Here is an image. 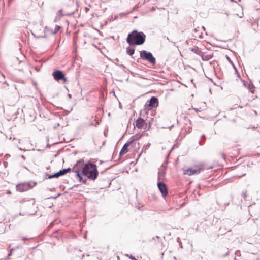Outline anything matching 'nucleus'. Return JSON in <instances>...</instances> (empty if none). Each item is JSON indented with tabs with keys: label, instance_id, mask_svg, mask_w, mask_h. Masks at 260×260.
Listing matches in <instances>:
<instances>
[{
	"label": "nucleus",
	"instance_id": "1",
	"mask_svg": "<svg viewBox=\"0 0 260 260\" xmlns=\"http://www.w3.org/2000/svg\"><path fill=\"white\" fill-rule=\"evenodd\" d=\"M74 172L76 178L80 182L84 184H88V179L94 181L99 175L96 165L91 161H88L82 166L81 170L76 169Z\"/></svg>",
	"mask_w": 260,
	"mask_h": 260
},
{
	"label": "nucleus",
	"instance_id": "2",
	"mask_svg": "<svg viewBox=\"0 0 260 260\" xmlns=\"http://www.w3.org/2000/svg\"><path fill=\"white\" fill-rule=\"evenodd\" d=\"M146 36L142 31L136 29L129 32L126 38V42L131 46L143 45L146 41Z\"/></svg>",
	"mask_w": 260,
	"mask_h": 260
},
{
	"label": "nucleus",
	"instance_id": "3",
	"mask_svg": "<svg viewBox=\"0 0 260 260\" xmlns=\"http://www.w3.org/2000/svg\"><path fill=\"white\" fill-rule=\"evenodd\" d=\"M140 58L144 60H146L152 65L156 64V59L152 53L146 50H142L140 52Z\"/></svg>",
	"mask_w": 260,
	"mask_h": 260
},
{
	"label": "nucleus",
	"instance_id": "4",
	"mask_svg": "<svg viewBox=\"0 0 260 260\" xmlns=\"http://www.w3.org/2000/svg\"><path fill=\"white\" fill-rule=\"evenodd\" d=\"M36 184L37 182H22L17 184L16 188L18 191L24 192L32 188Z\"/></svg>",
	"mask_w": 260,
	"mask_h": 260
},
{
	"label": "nucleus",
	"instance_id": "5",
	"mask_svg": "<svg viewBox=\"0 0 260 260\" xmlns=\"http://www.w3.org/2000/svg\"><path fill=\"white\" fill-rule=\"evenodd\" d=\"M72 169L70 168H65L59 170L58 172H57L53 174H49L47 173H46V175L48 176L49 179H52L54 178H58L60 176H62L68 173H70L72 171Z\"/></svg>",
	"mask_w": 260,
	"mask_h": 260
},
{
	"label": "nucleus",
	"instance_id": "6",
	"mask_svg": "<svg viewBox=\"0 0 260 260\" xmlns=\"http://www.w3.org/2000/svg\"><path fill=\"white\" fill-rule=\"evenodd\" d=\"M52 76L54 79L59 82L62 81L63 83L67 81V78L63 71L59 70H55L52 73Z\"/></svg>",
	"mask_w": 260,
	"mask_h": 260
},
{
	"label": "nucleus",
	"instance_id": "7",
	"mask_svg": "<svg viewBox=\"0 0 260 260\" xmlns=\"http://www.w3.org/2000/svg\"><path fill=\"white\" fill-rule=\"evenodd\" d=\"M133 129L137 127L139 129L144 128L145 131H147V123L141 117H139L135 122V124L134 123Z\"/></svg>",
	"mask_w": 260,
	"mask_h": 260
},
{
	"label": "nucleus",
	"instance_id": "8",
	"mask_svg": "<svg viewBox=\"0 0 260 260\" xmlns=\"http://www.w3.org/2000/svg\"><path fill=\"white\" fill-rule=\"evenodd\" d=\"M150 107V109L156 108L159 104L158 99L156 96H152L146 103L145 106L147 105Z\"/></svg>",
	"mask_w": 260,
	"mask_h": 260
},
{
	"label": "nucleus",
	"instance_id": "9",
	"mask_svg": "<svg viewBox=\"0 0 260 260\" xmlns=\"http://www.w3.org/2000/svg\"><path fill=\"white\" fill-rule=\"evenodd\" d=\"M232 199V197L231 196H225L222 198L219 199L217 201V203L219 205V206H225L229 204V203Z\"/></svg>",
	"mask_w": 260,
	"mask_h": 260
},
{
	"label": "nucleus",
	"instance_id": "10",
	"mask_svg": "<svg viewBox=\"0 0 260 260\" xmlns=\"http://www.w3.org/2000/svg\"><path fill=\"white\" fill-rule=\"evenodd\" d=\"M134 143H135V140H129V141L125 143L119 152V156H122L127 153L128 151V147Z\"/></svg>",
	"mask_w": 260,
	"mask_h": 260
},
{
	"label": "nucleus",
	"instance_id": "11",
	"mask_svg": "<svg viewBox=\"0 0 260 260\" xmlns=\"http://www.w3.org/2000/svg\"><path fill=\"white\" fill-rule=\"evenodd\" d=\"M157 186L163 197L168 194L166 185L162 182H158Z\"/></svg>",
	"mask_w": 260,
	"mask_h": 260
},
{
	"label": "nucleus",
	"instance_id": "12",
	"mask_svg": "<svg viewBox=\"0 0 260 260\" xmlns=\"http://www.w3.org/2000/svg\"><path fill=\"white\" fill-rule=\"evenodd\" d=\"M201 169H193L192 168H188L184 171V174L191 176L194 174H199L201 172Z\"/></svg>",
	"mask_w": 260,
	"mask_h": 260
},
{
	"label": "nucleus",
	"instance_id": "13",
	"mask_svg": "<svg viewBox=\"0 0 260 260\" xmlns=\"http://www.w3.org/2000/svg\"><path fill=\"white\" fill-rule=\"evenodd\" d=\"M62 233L60 230H56L52 234L51 237L55 238L57 240H60L62 238Z\"/></svg>",
	"mask_w": 260,
	"mask_h": 260
},
{
	"label": "nucleus",
	"instance_id": "14",
	"mask_svg": "<svg viewBox=\"0 0 260 260\" xmlns=\"http://www.w3.org/2000/svg\"><path fill=\"white\" fill-rule=\"evenodd\" d=\"M73 14V13H67V14H63V13H62V10H59L57 13V14H56V16L55 17V18L54 19V22H57V21L59 20L64 15H68V16H70V15H71Z\"/></svg>",
	"mask_w": 260,
	"mask_h": 260
},
{
	"label": "nucleus",
	"instance_id": "15",
	"mask_svg": "<svg viewBox=\"0 0 260 260\" xmlns=\"http://www.w3.org/2000/svg\"><path fill=\"white\" fill-rule=\"evenodd\" d=\"M202 59L204 61H208L211 59L213 57V54H207L206 55L205 53L202 52V54H201L200 56Z\"/></svg>",
	"mask_w": 260,
	"mask_h": 260
},
{
	"label": "nucleus",
	"instance_id": "16",
	"mask_svg": "<svg viewBox=\"0 0 260 260\" xmlns=\"http://www.w3.org/2000/svg\"><path fill=\"white\" fill-rule=\"evenodd\" d=\"M189 49L194 53L195 54L201 56V54H202V52L199 49L198 47H191Z\"/></svg>",
	"mask_w": 260,
	"mask_h": 260
},
{
	"label": "nucleus",
	"instance_id": "17",
	"mask_svg": "<svg viewBox=\"0 0 260 260\" xmlns=\"http://www.w3.org/2000/svg\"><path fill=\"white\" fill-rule=\"evenodd\" d=\"M60 221L58 220V219H55L52 221L49 225V226L47 228V229L45 230L44 232L46 233L48 231H49L51 228H52L55 224L58 223Z\"/></svg>",
	"mask_w": 260,
	"mask_h": 260
},
{
	"label": "nucleus",
	"instance_id": "18",
	"mask_svg": "<svg viewBox=\"0 0 260 260\" xmlns=\"http://www.w3.org/2000/svg\"><path fill=\"white\" fill-rule=\"evenodd\" d=\"M247 88L250 92H251V93H254L255 91V87L254 86L252 82H250L249 84H248Z\"/></svg>",
	"mask_w": 260,
	"mask_h": 260
},
{
	"label": "nucleus",
	"instance_id": "19",
	"mask_svg": "<svg viewBox=\"0 0 260 260\" xmlns=\"http://www.w3.org/2000/svg\"><path fill=\"white\" fill-rule=\"evenodd\" d=\"M126 53L128 55L131 56L132 57L133 55L135 53V48H132L131 47H128L126 48Z\"/></svg>",
	"mask_w": 260,
	"mask_h": 260
},
{
	"label": "nucleus",
	"instance_id": "20",
	"mask_svg": "<svg viewBox=\"0 0 260 260\" xmlns=\"http://www.w3.org/2000/svg\"><path fill=\"white\" fill-rule=\"evenodd\" d=\"M61 27L59 25H56L55 27V29L54 30H51V34L53 35H55L60 29Z\"/></svg>",
	"mask_w": 260,
	"mask_h": 260
},
{
	"label": "nucleus",
	"instance_id": "21",
	"mask_svg": "<svg viewBox=\"0 0 260 260\" xmlns=\"http://www.w3.org/2000/svg\"><path fill=\"white\" fill-rule=\"evenodd\" d=\"M26 215V212H20L19 214H17L16 215L13 216L12 217V221L15 220L17 217L20 216H25Z\"/></svg>",
	"mask_w": 260,
	"mask_h": 260
},
{
	"label": "nucleus",
	"instance_id": "22",
	"mask_svg": "<svg viewBox=\"0 0 260 260\" xmlns=\"http://www.w3.org/2000/svg\"><path fill=\"white\" fill-rule=\"evenodd\" d=\"M84 160L83 159H81L78 160L77 161L76 165L74 166L73 168H75L76 166L79 165L80 164H82L83 166L85 164H84Z\"/></svg>",
	"mask_w": 260,
	"mask_h": 260
},
{
	"label": "nucleus",
	"instance_id": "23",
	"mask_svg": "<svg viewBox=\"0 0 260 260\" xmlns=\"http://www.w3.org/2000/svg\"><path fill=\"white\" fill-rule=\"evenodd\" d=\"M206 139V136L205 135H202L201 137V140L199 141V144L202 145V142H204Z\"/></svg>",
	"mask_w": 260,
	"mask_h": 260
},
{
	"label": "nucleus",
	"instance_id": "24",
	"mask_svg": "<svg viewBox=\"0 0 260 260\" xmlns=\"http://www.w3.org/2000/svg\"><path fill=\"white\" fill-rule=\"evenodd\" d=\"M247 191H243L241 194V196L244 198L245 200H247Z\"/></svg>",
	"mask_w": 260,
	"mask_h": 260
},
{
	"label": "nucleus",
	"instance_id": "25",
	"mask_svg": "<svg viewBox=\"0 0 260 260\" xmlns=\"http://www.w3.org/2000/svg\"><path fill=\"white\" fill-rule=\"evenodd\" d=\"M165 172L163 171H159L158 174V180L160 179L161 176H164Z\"/></svg>",
	"mask_w": 260,
	"mask_h": 260
},
{
	"label": "nucleus",
	"instance_id": "26",
	"mask_svg": "<svg viewBox=\"0 0 260 260\" xmlns=\"http://www.w3.org/2000/svg\"><path fill=\"white\" fill-rule=\"evenodd\" d=\"M141 137V136H138V135L133 136V137H135V139L131 138L130 140H135V141L136 140H138L140 139Z\"/></svg>",
	"mask_w": 260,
	"mask_h": 260
},
{
	"label": "nucleus",
	"instance_id": "27",
	"mask_svg": "<svg viewBox=\"0 0 260 260\" xmlns=\"http://www.w3.org/2000/svg\"><path fill=\"white\" fill-rule=\"evenodd\" d=\"M129 258L132 259V260H137L135 257L133 255H132V254H131L129 256Z\"/></svg>",
	"mask_w": 260,
	"mask_h": 260
},
{
	"label": "nucleus",
	"instance_id": "28",
	"mask_svg": "<svg viewBox=\"0 0 260 260\" xmlns=\"http://www.w3.org/2000/svg\"><path fill=\"white\" fill-rule=\"evenodd\" d=\"M111 167H112V166H110V167H108L106 168L104 171H102V172H101V174H103V173H104L106 171H107V170H108L110 169Z\"/></svg>",
	"mask_w": 260,
	"mask_h": 260
},
{
	"label": "nucleus",
	"instance_id": "29",
	"mask_svg": "<svg viewBox=\"0 0 260 260\" xmlns=\"http://www.w3.org/2000/svg\"><path fill=\"white\" fill-rule=\"evenodd\" d=\"M191 129V128L189 126H188L187 128H186L185 129V131L187 132V133H190V130Z\"/></svg>",
	"mask_w": 260,
	"mask_h": 260
},
{
	"label": "nucleus",
	"instance_id": "30",
	"mask_svg": "<svg viewBox=\"0 0 260 260\" xmlns=\"http://www.w3.org/2000/svg\"><path fill=\"white\" fill-rule=\"evenodd\" d=\"M150 127H151V123L150 122H149V123L148 124L147 123V130H149V128H150Z\"/></svg>",
	"mask_w": 260,
	"mask_h": 260
},
{
	"label": "nucleus",
	"instance_id": "31",
	"mask_svg": "<svg viewBox=\"0 0 260 260\" xmlns=\"http://www.w3.org/2000/svg\"><path fill=\"white\" fill-rule=\"evenodd\" d=\"M46 38V35H44V36H37V38L39 39V38Z\"/></svg>",
	"mask_w": 260,
	"mask_h": 260
},
{
	"label": "nucleus",
	"instance_id": "32",
	"mask_svg": "<svg viewBox=\"0 0 260 260\" xmlns=\"http://www.w3.org/2000/svg\"><path fill=\"white\" fill-rule=\"evenodd\" d=\"M10 157V155L9 154H6L4 156L5 158L7 159L8 158H9Z\"/></svg>",
	"mask_w": 260,
	"mask_h": 260
},
{
	"label": "nucleus",
	"instance_id": "33",
	"mask_svg": "<svg viewBox=\"0 0 260 260\" xmlns=\"http://www.w3.org/2000/svg\"><path fill=\"white\" fill-rule=\"evenodd\" d=\"M12 250L13 249H11V251L9 252L8 255V257H10L12 255Z\"/></svg>",
	"mask_w": 260,
	"mask_h": 260
},
{
	"label": "nucleus",
	"instance_id": "34",
	"mask_svg": "<svg viewBox=\"0 0 260 260\" xmlns=\"http://www.w3.org/2000/svg\"><path fill=\"white\" fill-rule=\"evenodd\" d=\"M150 146V144L148 143L146 145H144V147H145L146 148H148Z\"/></svg>",
	"mask_w": 260,
	"mask_h": 260
},
{
	"label": "nucleus",
	"instance_id": "35",
	"mask_svg": "<svg viewBox=\"0 0 260 260\" xmlns=\"http://www.w3.org/2000/svg\"><path fill=\"white\" fill-rule=\"evenodd\" d=\"M232 66L233 67V68H234V69H235V72H237V69L236 67H235V66L233 63H232Z\"/></svg>",
	"mask_w": 260,
	"mask_h": 260
},
{
	"label": "nucleus",
	"instance_id": "36",
	"mask_svg": "<svg viewBox=\"0 0 260 260\" xmlns=\"http://www.w3.org/2000/svg\"><path fill=\"white\" fill-rule=\"evenodd\" d=\"M226 57H227L228 59L229 60V61H230V62L232 64V63H233V62H232V61L231 60V59L230 58V57H228V56H226Z\"/></svg>",
	"mask_w": 260,
	"mask_h": 260
},
{
	"label": "nucleus",
	"instance_id": "37",
	"mask_svg": "<svg viewBox=\"0 0 260 260\" xmlns=\"http://www.w3.org/2000/svg\"><path fill=\"white\" fill-rule=\"evenodd\" d=\"M38 212H35V213H31V214H29V216H33L34 215H35L36 214H37Z\"/></svg>",
	"mask_w": 260,
	"mask_h": 260
},
{
	"label": "nucleus",
	"instance_id": "38",
	"mask_svg": "<svg viewBox=\"0 0 260 260\" xmlns=\"http://www.w3.org/2000/svg\"><path fill=\"white\" fill-rule=\"evenodd\" d=\"M31 34H32V36H33L35 38H37V36H36V35L34 32H31Z\"/></svg>",
	"mask_w": 260,
	"mask_h": 260
},
{
	"label": "nucleus",
	"instance_id": "39",
	"mask_svg": "<svg viewBox=\"0 0 260 260\" xmlns=\"http://www.w3.org/2000/svg\"><path fill=\"white\" fill-rule=\"evenodd\" d=\"M68 98H69L70 99H71V98H72V95H71V94L68 93Z\"/></svg>",
	"mask_w": 260,
	"mask_h": 260
},
{
	"label": "nucleus",
	"instance_id": "40",
	"mask_svg": "<svg viewBox=\"0 0 260 260\" xmlns=\"http://www.w3.org/2000/svg\"><path fill=\"white\" fill-rule=\"evenodd\" d=\"M8 163L7 162H4V166L6 168L8 166Z\"/></svg>",
	"mask_w": 260,
	"mask_h": 260
},
{
	"label": "nucleus",
	"instance_id": "41",
	"mask_svg": "<svg viewBox=\"0 0 260 260\" xmlns=\"http://www.w3.org/2000/svg\"><path fill=\"white\" fill-rule=\"evenodd\" d=\"M236 73L237 74V75L238 77L239 78L240 77V75L238 71H237V72H236Z\"/></svg>",
	"mask_w": 260,
	"mask_h": 260
},
{
	"label": "nucleus",
	"instance_id": "42",
	"mask_svg": "<svg viewBox=\"0 0 260 260\" xmlns=\"http://www.w3.org/2000/svg\"><path fill=\"white\" fill-rule=\"evenodd\" d=\"M21 157L22 158H23V159H25V156H24V155H22L21 156Z\"/></svg>",
	"mask_w": 260,
	"mask_h": 260
},
{
	"label": "nucleus",
	"instance_id": "43",
	"mask_svg": "<svg viewBox=\"0 0 260 260\" xmlns=\"http://www.w3.org/2000/svg\"><path fill=\"white\" fill-rule=\"evenodd\" d=\"M155 239H156V238H155V237H153L152 238V239H151V240H149V241H150V242H151V241L152 240H155Z\"/></svg>",
	"mask_w": 260,
	"mask_h": 260
},
{
	"label": "nucleus",
	"instance_id": "44",
	"mask_svg": "<svg viewBox=\"0 0 260 260\" xmlns=\"http://www.w3.org/2000/svg\"><path fill=\"white\" fill-rule=\"evenodd\" d=\"M117 18H118V16H115L114 17V19H113V20H116V19H117Z\"/></svg>",
	"mask_w": 260,
	"mask_h": 260
},
{
	"label": "nucleus",
	"instance_id": "45",
	"mask_svg": "<svg viewBox=\"0 0 260 260\" xmlns=\"http://www.w3.org/2000/svg\"><path fill=\"white\" fill-rule=\"evenodd\" d=\"M228 254H229V253L226 252L225 254L223 255V256L224 257L226 256L227 255H228Z\"/></svg>",
	"mask_w": 260,
	"mask_h": 260
},
{
	"label": "nucleus",
	"instance_id": "46",
	"mask_svg": "<svg viewBox=\"0 0 260 260\" xmlns=\"http://www.w3.org/2000/svg\"><path fill=\"white\" fill-rule=\"evenodd\" d=\"M45 30H47V31H48V30H49V28H48L47 26H45Z\"/></svg>",
	"mask_w": 260,
	"mask_h": 260
},
{
	"label": "nucleus",
	"instance_id": "47",
	"mask_svg": "<svg viewBox=\"0 0 260 260\" xmlns=\"http://www.w3.org/2000/svg\"><path fill=\"white\" fill-rule=\"evenodd\" d=\"M114 17H113L112 16L111 17V18L110 19V21H114Z\"/></svg>",
	"mask_w": 260,
	"mask_h": 260
},
{
	"label": "nucleus",
	"instance_id": "48",
	"mask_svg": "<svg viewBox=\"0 0 260 260\" xmlns=\"http://www.w3.org/2000/svg\"><path fill=\"white\" fill-rule=\"evenodd\" d=\"M155 237L156 239H160V237L158 236H156Z\"/></svg>",
	"mask_w": 260,
	"mask_h": 260
},
{
	"label": "nucleus",
	"instance_id": "49",
	"mask_svg": "<svg viewBox=\"0 0 260 260\" xmlns=\"http://www.w3.org/2000/svg\"><path fill=\"white\" fill-rule=\"evenodd\" d=\"M59 125V123H57V125L55 126L54 128L55 129V128H57V126H58Z\"/></svg>",
	"mask_w": 260,
	"mask_h": 260
},
{
	"label": "nucleus",
	"instance_id": "50",
	"mask_svg": "<svg viewBox=\"0 0 260 260\" xmlns=\"http://www.w3.org/2000/svg\"><path fill=\"white\" fill-rule=\"evenodd\" d=\"M243 85L245 87H247V85H246V83L243 81Z\"/></svg>",
	"mask_w": 260,
	"mask_h": 260
},
{
	"label": "nucleus",
	"instance_id": "51",
	"mask_svg": "<svg viewBox=\"0 0 260 260\" xmlns=\"http://www.w3.org/2000/svg\"><path fill=\"white\" fill-rule=\"evenodd\" d=\"M194 110L196 111V112H198V111H199L200 110L198 109H197V108H194Z\"/></svg>",
	"mask_w": 260,
	"mask_h": 260
},
{
	"label": "nucleus",
	"instance_id": "52",
	"mask_svg": "<svg viewBox=\"0 0 260 260\" xmlns=\"http://www.w3.org/2000/svg\"><path fill=\"white\" fill-rule=\"evenodd\" d=\"M51 30H53V29L49 28L48 31H49L51 34Z\"/></svg>",
	"mask_w": 260,
	"mask_h": 260
},
{
	"label": "nucleus",
	"instance_id": "53",
	"mask_svg": "<svg viewBox=\"0 0 260 260\" xmlns=\"http://www.w3.org/2000/svg\"><path fill=\"white\" fill-rule=\"evenodd\" d=\"M199 37H200V38H203V36H202V34H201V35H200Z\"/></svg>",
	"mask_w": 260,
	"mask_h": 260
},
{
	"label": "nucleus",
	"instance_id": "54",
	"mask_svg": "<svg viewBox=\"0 0 260 260\" xmlns=\"http://www.w3.org/2000/svg\"><path fill=\"white\" fill-rule=\"evenodd\" d=\"M104 162H105V161H102V160L100 161V164H102L104 163Z\"/></svg>",
	"mask_w": 260,
	"mask_h": 260
},
{
	"label": "nucleus",
	"instance_id": "55",
	"mask_svg": "<svg viewBox=\"0 0 260 260\" xmlns=\"http://www.w3.org/2000/svg\"><path fill=\"white\" fill-rule=\"evenodd\" d=\"M77 186H78V185H77V186H76V185H74L73 187H72L71 188V189H72L74 187H77Z\"/></svg>",
	"mask_w": 260,
	"mask_h": 260
},
{
	"label": "nucleus",
	"instance_id": "56",
	"mask_svg": "<svg viewBox=\"0 0 260 260\" xmlns=\"http://www.w3.org/2000/svg\"><path fill=\"white\" fill-rule=\"evenodd\" d=\"M153 121V118H151V121H149V122H150V123L151 124V122H152V121Z\"/></svg>",
	"mask_w": 260,
	"mask_h": 260
},
{
	"label": "nucleus",
	"instance_id": "57",
	"mask_svg": "<svg viewBox=\"0 0 260 260\" xmlns=\"http://www.w3.org/2000/svg\"><path fill=\"white\" fill-rule=\"evenodd\" d=\"M9 257H8V256H7V257L5 258V259H6V260H8V259H9Z\"/></svg>",
	"mask_w": 260,
	"mask_h": 260
},
{
	"label": "nucleus",
	"instance_id": "58",
	"mask_svg": "<svg viewBox=\"0 0 260 260\" xmlns=\"http://www.w3.org/2000/svg\"><path fill=\"white\" fill-rule=\"evenodd\" d=\"M173 127V125H172L171 126L169 127V129H171Z\"/></svg>",
	"mask_w": 260,
	"mask_h": 260
},
{
	"label": "nucleus",
	"instance_id": "59",
	"mask_svg": "<svg viewBox=\"0 0 260 260\" xmlns=\"http://www.w3.org/2000/svg\"><path fill=\"white\" fill-rule=\"evenodd\" d=\"M26 239H27V238H23V240H24V241H25V240H26Z\"/></svg>",
	"mask_w": 260,
	"mask_h": 260
},
{
	"label": "nucleus",
	"instance_id": "60",
	"mask_svg": "<svg viewBox=\"0 0 260 260\" xmlns=\"http://www.w3.org/2000/svg\"><path fill=\"white\" fill-rule=\"evenodd\" d=\"M19 150H24V151H25V150H23V149H22V148H19Z\"/></svg>",
	"mask_w": 260,
	"mask_h": 260
},
{
	"label": "nucleus",
	"instance_id": "61",
	"mask_svg": "<svg viewBox=\"0 0 260 260\" xmlns=\"http://www.w3.org/2000/svg\"><path fill=\"white\" fill-rule=\"evenodd\" d=\"M202 28H203L204 30H205V27H204V26H202Z\"/></svg>",
	"mask_w": 260,
	"mask_h": 260
},
{
	"label": "nucleus",
	"instance_id": "62",
	"mask_svg": "<svg viewBox=\"0 0 260 260\" xmlns=\"http://www.w3.org/2000/svg\"><path fill=\"white\" fill-rule=\"evenodd\" d=\"M180 247H181V248H182V247H182V244H180Z\"/></svg>",
	"mask_w": 260,
	"mask_h": 260
},
{
	"label": "nucleus",
	"instance_id": "63",
	"mask_svg": "<svg viewBox=\"0 0 260 260\" xmlns=\"http://www.w3.org/2000/svg\"><path fill=\"white\" fill-rule=\"evenodd\" d=\"M39 215L40 217L42 216V215L41 214H39Z\"/></svg>",
	"mask_w": 260,
	"mask_h": 260
},
{
	"label": "nucleus",
	"instance_id": "64",
	"mask_svg": "<svg viewBox=\"0 0 260 260\" xmlns=\"http://www.w3.org/2000/svg\"><path fill=\"white\" fill-rule=\"evenodd\" d=\"M179 240H180V238H177V241H178Z\"/></svg>",
	"mask_w": 260,
	"mask_h": 260
}]
</instances>
